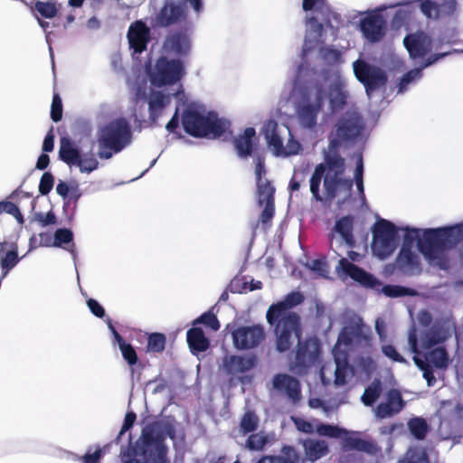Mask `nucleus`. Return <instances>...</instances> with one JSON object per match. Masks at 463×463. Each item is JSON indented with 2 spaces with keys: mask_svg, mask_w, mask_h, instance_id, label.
Here are the masks:
<instances>
[{
  "mask_svg": "<svg viewBox=\"0 0 463 463\" xmlns=\"http://www.w3.org/2000/svg\"><path fill=\"white\" fill-rule=\"evenodd\" d=\"M292 420H294V423H295L297 429L302 432L311 433L315 430V426L311 422L307 421L304 419L292 418Z\"/></svg>",
  "mask_w": 463,
  "mask_h": 463,
  "instance_id": "0e129e2a",
  "label": "nucleus"
},
{
  "mask_svg": "<svg viewBox=\"0 0 463 463\" xmlns=\"http://www.w3.org/2000/svg\"><path fill=\"white\" fill-rule=\"evenodd\" d=\"M354 181L351 178H344L343 175H331V173H326L324 178V188L326 196L330 199L337 195L339 188L350 192L352 190Z\"/></svg>",
  "mask_w": 463,
  "mask_h": 463,
  "instance_id": "bb28decb",
  "label": "nucleus"
},
{
  "mask_svg": "<svg viewBox=\"0 0 463 463\" xmlns=\"http://www.w3.org/2000/svg\"><path fill=\"white\" fill-rule=\"evenodd\" d=\"M32 222H37L41 226L46 227L55 224L57 218L52 211H49L46 214L39 212L33 215Z\"/></svg>",
  "mask_w": 463,
  "mask_h": 463,
  "instance_id": "8fccbe9b",
  "label": "nucleus"
},
{
  "mask_svg": "<svg viewBox=\"0 0 463 463\" xmlns=\"http://www.w3.org/2000/svg\"><path fill=\"white\" fill-rule=\"evenodd\" d=\"M315 97L303 93L297 106V116L300 125L305 128H313L317 123L325 101V89L321 83L315 84Z\"/></svg>",
  "mask_w": 463,
  "mask_h": 463,
  "instance_id": "0eeeda50",
  "label": "nucleus"
},
{
  "mask_svg": "<svg viewBox=\"0 0 463 463\" xmlns=\"http://www.w3.org/2000/svg\"><path fill=\"white\" fill-rule=\"evenodd\" d=\"M420 230L416 228H407L406 232L403 237V244L402 247H410L412 248V244L416 239L419 238Z\"/></svg>",
  "mask_w": 463,
  "mask_h": 463,
  "instance_id": "bf43d9fd",
  "label": "nucleus"
},
{
  "mask_svg": "<svg viewBox=\"0 0 463 463\" xmlns=\"http://www.w3.org/2000/svg\"><path fill=\"white\" fill-rule=\"evenodd\" d=\"M187 18L186 8L174 1H166L152 19L154 28H167Z\"/></svg>",
  "mask_w": 463,
  "mask_h": 463,
  "instance_id": "ddd939ff",
  "label": "nucleus"
},
{
  "mask_svg": "<svg viewBox=\"0 0 463 463\" xmlns=\"http://www.w3.org/2000/svg\"><path fill=\"white\" fill-rule=\"evenodd\" d=\"M258 426V418L252 412H246L241 421L239 433L245 435L248 432L253 431Z\"/></svg>",
  "mask_w": 463,
  "mask_h": 463,
  "instance_id": "37998d69",
  "label": "nucleus"
},
{
  "mask_svg": "<svg viewBox=\"0 0 463 463\" xmlns=\"http://www.w3.org/2000/svg\"><path fill=\"white\" fill-rule=\"evenodd\" d=\"M255 136V129L249 127L244 129L241 135L234 137L232 143L239 157L247 158L252 155Z\"/></svg>",
  "mask_w": 463,
  "mask_h": 463,
  "instance_id": "393cba45",
  "label": "nucleus"
},
{
  "mask_svg": "<svg viewBox=\"0 0 463 463\" xmlns=\"http://www.w3.org/2000/svg\"><path fill=\"white\" fill-rule=\"evenodd\" d=\"M319 354V344L317 338L308 339L304 345H300L297 354V359L300 364H310L317 359Z\"/></svg>",
  "mask_w": 463,
  "mask_h": 463,
  "instance_id": "c756f323",
  "label": "nucleus"
},
{
  "mask_svg": "<svg viewBox=\"0 0 463 463\" xmlns=\"http://www.w3.org/2000/svg\"><path fill=\"white\" fill-rule=\"evenodd\" d=\"M364 124L363 117L355 111H347L335 126V136L343 141H351L361 136Z\"/></svg>",
  "mask_w": 463,
  "mask_h": 463,
  "instance_id": "4468645a",
  "label": "nucleus"
},
{
  "mask_svg": "<svg viewBox=\"0 0 463 463\" xmlns=\"http://www.w3.org/2000/svg\"><path fill=\"white\" fill-rule=\"evenodd\" d=\"M322 58L327 61L337 62L341 59V52L332 47H324L320 50Z\"/></svg>",
  "mask_w": 463,
  "mask_h": 463,
  "instance_id": "13d9d810",
  "label": "nucleus"
},
{
  "mask_svg": "<svg viewBox=\"0 0 463 463\" xmlns=\"http://www.w3.org/2000/svg\"><path fill=\"white\" fill-rule=\"evenodd\" d=\"M311 269L322 277H326L328 273V265L321 260L312 261Z\"/></svg>",
  "mask_w": 463,
  "mask_h": 463,
  "instance_id": "69168bd1",
  "label": "nucleus"
},
{
  "mask_svg": "<svg viewBox=\"0 0 463 463\" xmlns=\"http://www.w3.org/2000/svg\"><path fill=\"white\" fill-rule=\"evenodd\" d=\"M184 75V67L178 59H168L161 56L155 65L153 81L158 86L173 85Z\"/></svg>",
  "mask_w": 463,
  "mask_h": 463,
  "instance_id": "f8f14e48",
  "label": "nucleus"
},
{
  "mask_svg": "<svg viewBox=\"0 0 463 463\" xmlns=\"http://www.w3.org/2000/svg\"><path fill=\"white\" fill-rule=\"evenodd\" d=\"M455 7V0H445L441 4L431 0H421L420 5V11L428 18H437L442 12L451 13Z\"/></svg>",
  "mask_w": 463,
  "mask_h": 463,
  "instance_id": "cd10ccee",
  "label": "nucleus"
},
{
  "mask_svg": "<svg viewBox=\"0 0 463 463\" xmlns=\"http://www.w3.org/2000/svg\"><path fill=\"white\" fill-rule=\"evenodd\" d=\"M170 103V97L160 90L151 92L148 99L149 120L156 126L165 107Z\"/></svg>",
  "mask_w": 463,
  "mask_h": 463,
  "instance_id": "5701e85b",
  "label": "nucleus"
},
{
  "mask_svg": "<svg viewBox=\"0 0 463 463\" xmlns=\"http://www.w3.org/2000/svg\"><path fill=\"white\" fill-rule=\"evenodd\" d=\"M302 300L300 291H293L284 301L272 305L267 312L268 322L270 325L277 323V348L280 352L288 350L299 338V319L290 308Z\"/></svg>",
  "mask_w": 463,
  "mask_h": 463,
  "instance_id": "f257e3e1",
  "label": "nucleus"
},
{
  "mask_svg": "<svg viewBox=\"0 0 463 463\" xmlns=\"http://www.w3.org/2000/svg\"><path fill=\"white\" fill-rule=\"evenodd\" d=\"M54 185V176L50 172H45L43 174L40 184H39V193L42 195L48 194L53 188Z\"/></svg>",
  "mask_w": 463,
  "mask_h": 463,
  "instance_id": "3c124183",
  "label": "nucleus"
},
{
  "mask_svg": "<svg viewBox=\"0 0 463 463\" xmlns=\"http://www.w3.org/2000/svg\"><path fill=\"white\" fill-rule=\"evenodd\" d=\"M80 149L74 146L70 138L65 137L61 138L59 157L61 161L69 166H76L78 161L80 159Z\"/></svg>",
  "mask_w": 463,
  "mask_h": 463,
  "instance_id": "c85d7f7f",
  "label": "nucleus"
},
{
  "mask_svg": "<svg viewBox=\"0 0 463 463\" xmlns=\"http://www.w3.org/2000/svg\"><path fill=\"white\" fill-rule=\"evenodd\" d=\"M76 166L79 167L81 173L90 174L99 167V161L93 154L86 155L84 157L80 156Z\"/></svg>",
  "mask_w": 463,
  "mask_h": 463,
  "instance_id": "c03bdc74",
  "label": "nucleus"
},
{
  "mask_svg": "<svg viewBox=\"0 0 463 463\" xmlns=\"http://www.w3.org/2000/svg\"><path fill=\"white\" fill-rule=\"evenodd\" d=\"M455 331V326L450 320L444 321L441 325L435 326L430 332L425 334L418 342L416 330L409 334L408 345L411 353L419 354L424 350L430 348L433 345L445 341L450 337Z\"/></svg>",
  "mask_w": 463,
  "mask_h": 463,
  "instance_id": "1a4fd4ad",
  "label": "nucleus"
},
{
  "mask_svg": "<svg viewBox=\"0 0 463 463\" xmlns=\"http://www.w3.org/2000/svg\"><path fill=\"white\" fill-rule=\"evenodd\" d=\"M403 43L412 59L425 57L432 48L431 39L423 32L406 35Z\"/></svg>",
  "mask_w": 463,
  "mask_h": 463,
  "instance_id": "6ab92c4d",
  "label": "nucleus"
},
{
  "mask_svg": "<svg viewBox=\"0 0 463 463\" xmlns=\"http://www.w3.org/2000/svg\"><path fill=\"white\" fill-rule=\"evenodd\" d=\"M348 328L345 327L335 344L333 354L335 361L323 365L320 371L321 380L325 385L342 386L354 376V370L347 364V346L352 342Z\"/></svg>",
  "mask_w": 463,
  "mask_h": 463,
  "instance_id": "f03ea898",
  "label": "nucleus"
},
{
  "mask_svg": "<svg viewBox=\"0 0 463 463\" xmlns=\"http://www.w3.org/2000/svg\"><path fill=\"white\" fill-rule=\"evenodd\" d=\"M127 38L134 53L141 54L151 40V30L144 21L137 20L129 25Z\"/></svg>",
  "mask_w": 463,
  "mask_h": 463,
  "instance_id": "f3484780",
  "label": "nucleus"
},
{
  "mask_svg": "<svg viewBox=\"0 0 463 463\" xmlns=\"http://www.w3.org/2000/svg\"><path fill=\"white\" fill-rule=\"evenodd\" d=\"M192 48L190 36L186 30H178L166 35L163 50L168 54L177 57H186L189 55Z\"/></svg>",
  "mask_w": 463,
  "mask_h": 463,
  "instance_id": "a211bd4d",
  "label": "nucleus"
},
{
  "mask_svg": "<svg viewBox=\"0 0 463 463\" xmlns=\"http://www.w3.org/2000/svg\"><path fill=\"white\" fill-rule=\"evenodd\" d=\"M427 359L430 363L433 364L436 367L439 368L446 367L449 363L447 353L441 347H438L432 350L429 354Z\"/></svg>",
  "mask_w": 463,
  "mask_h": 463,
  "instance_id": "79ce46f5",
  "label": "nucleus"
},
{
  "mask_svg": "<svg viewBox=\"0 0 463 463\" xmlns=\"http://www.w3.org/2000/svg\"><path fill=\"white\" fill-rule=\"evenodd\" d=\"M354 72L356 79L364 86L368 95L384 86L388 80L383 70L362 60L354 62Z\"/></svg>",
  "mask_w": 463,
  "mask_h": 463,
  "instance_id": "9b49d317",
  "label": "nucleus"
},
{
  "mask_svg": "<svg viewBox=\"0 0 463 463\" xmlns=\"http://www.w3.org/2000/svg\"><path fill=\"white\" fill-rule=\"evenodd\" d=\"M6 243H1L0 247V264L5 274L11 270L19 261L18 251L16 247L6 250Z\"/></svg>",
  "mask_w": 463,
  "mask_h": 463,
  "instance_id": "e433bc0d",
  "label": "nucleus"
},
{
  "mask_svg": "<svg viewBox=\"0 0 463 463\" xmlns=\"http://www.w3.org/2000/svg\"><path fill=\"white\" fill-rule=\"evenodd\" d=\"M265 173H266V171H265V165H264V159L260 156H258L257 164H256V167H255L256 182L266 179L264 177Z\"/></svg>",
  "mask_w": 463,
  "mask_h": 463,
  "instance_id": "774afa93",
  "label": "nucleus"
},
{
  "mask_svg": "<svg viewBox=\"0 0 463 463\" xmlns=\"http://www.w3.org/2000/svg\"><path fill=\"white\" fill-rule=\"evenodd\" d=\"M395 261L398 268L403 271H414L420 268L418 256L410 247H402Z\"/></svg>",
  "mask_w": 463,
  "mask_h": 463,
  "instance_id": "2f4dec72",
  "label": "nucleus"
},
{
  "mask_svg": "<svg viewBox=\"0 0 463 463\" xmlns=\"http://www.w3.org/2000/svg\"><path fill=\"white\" fill-rule=\"evenodd\" d=\"M203 323L209 327H211L213 330L216 331L220 327L219 321L217 320V317L213 314H204L200 318H198L195 323Z\"/></svg>",
  "mask_w": 463,
  "mask_h": 463,
  "instance_id": "680f3d73",
  "label": "nucleus"
},
{
  "mask_svg": "<svg viewBox=\"0 0 463 463\" xmlns=\"http://www.w3.org/2000/svg\"><path fill=\"white\" fill-rule=\"evenodd\" d=\"M187 343L194 353L205 351L209 346L208 339L204 336L202 329L198 327L191 328L187 332Z\"/></svg>",
  "mask_w": 463,
  "mask_h": 463,
  "instance_id": "f704fd0d",
  "label": "nucleus"
},
{
  "mask_svg": "<svg viewBox=\"0 0 463 463\" xmlns=\"http://www.w3.org/2000/svg\"><path fill=\"white\" fill-rule=\"evenodd\" d=\"M360 26L365 38L372 43H376L385 34L386 22L380 14L373 13L362 19Z\"/></svg>",
  "mask_w": 463,
  "mask_h": 463,
  "instance_id": "aec40b11",
  "label": "nucleus"
},
{
  "mask_svg": "<svg viewBox=\"0 0 463 463\" xmlns=\"http://www.w3.org/2000/svg\"><path fill=\"white\" fill-rule=\"evenodd\" d=\"M165 436L161 424L146 427L137 442L134 458L123 463H168L165 458L166 448L163 442Z\"/></svg>",
  "mask_w": 463,
  "mask_h": 463,
  "instance_id": "7ed1b4c3",
  "label": "nucleus"
},
{
  "mask_svg": "<svg viewBox=\"0 0 463 463\" xmlns=\"http://www.w3.org/2000/svg\"><path fill=\"white\" fill-rule=\"evenodd\" d=\"M348 91L345 82L337 77L329 87V108L333 114L342 111L347 104Z\"/></svg>",
  "mask_w": 463,
  "mask_h": 463,
  "instance_id": "4be33fe9",
  "label": "nucleus"
},
{
  "mask_svg": "<svg viewBox=\"0 0 463 463\" xmlns=\"http://www.w3.org/2000/svg\"><path fill=\"white\" fill-rule=\"evenodd\" d=\"M278 124L274 120H269L265 126V137L268 144L272 146L276 151H280L283 148V142L279 134L277 133Z\"/></svg>",
  "mask_w": 463,
  "mask_h": 463,
  "instance_id": "58836bf2",
  "label": "nucleus"
},
{
  "mask_svg": "<svg viewBox=\"0 0 463 463\" xmlns=\"http://www.w3.org/2000/svg\"><path fill=\"white\" fill-rule=\"evenodd\" d=\"M250 281V276L238 274L230 281L226 289H248V283Z\"/></svg>",
  "mask_w": 463,
  "mask_h": 463,
  "instance_id": "864d4df0",
  "label": "nucleus"
},
{
  "mask_svg": "<svg viewBox=\"0 0 463 463\" xmlns=\"http://www.w3.org/2000/svg\"><path fill=\"white\" fill-rule=\"evenodd\" d=\"M382 388L380 382L372 383L364 391L362 396V402L364 405H372L379 397Z\"/></svg>",
  "mask_w": 463,
  "mask_h": 463,
  "instance_id": "a19ab883",
  "label": "nucleus"
},
{
  "mask_svg": "<svg viewBox=\"0 0 463 463\" xmlns=\"http://www.w3.org/2000/svg\"><path fill=\"white\" fill-rule=\"evenodd\" d=\"M165 345V336L163 334L154 333L149 335L147 342V350L149 352H161Z\"/></svg>",
  "mask_w": 463,
  "mask_h": 463,
  "instance_id": "a18cd8bd",
  "label": "nucleus"
},
{
  "mask_svg": "<svg viewBox=\"0 0 463 463\" xmlns=\"http://www.w3.org/2000/svg\"><path fill=\"white\" fill-rule=\"evenodd\" d=\"M382 351L383 354L394 362L404 363V358L396 351L392 345H383Z\"/></svg>",
  "mask_w": 463,
  "mask_h": 463,
  "instance_id": "052dcab7",
  "label": "nucleus"
},
{
  "mask_svg": "<svg viewBox=\"0 0 463 463\" xmlns=\"http://www.w3.org/2000/svg\"><path fill=\"white\" fill-rule=\"evenodd\" d=\"M182 125L185 133L194 137L219 138L228 128L226 121L215 113L203 115L191 109L183 112Z\"/></svg>",
  "mask_w": 463,
  "mask_h": 463,
  "instance_id": "39448f33",
  "label": "nucleus"
},
{
  "mask_svg": "<svg viewBox=\"0 0 463 463\" xmlns=\"http://www.w3.org/2000/svg\"><path fill=\"white\" fill-rule=\"evenodd\" d=\"M54 147V135L52 133V129H50V131L46 134L43 144V150L45 153L52 152Z\"/></svg>",
  "mask_w": 463,
  "mask_h": 463,
  "instance_id": "338daca9",
  "label": "nucleus"
},
{
  "mask_svg": "<svg viewBox=\"0 0 463 463\" xmlns=\"http://www.w3.org/2000/svg\"><path fill=\"white\" fill-rule=\"evenodd\" d=\"M51 118L59 122L62 118V101L58 93H54L51 106Z\"/></svg>",
  "mask_w": 463,
  "mask_h": 463,
  "instance_id": "603ef678",
  "label": "nucleus"
},
{
  "mask_svg": "<svg viewBox=\"0 0 463 463\" xmlns=\"http://www.w3.org/2000/svg\"><path fill=\"white\" fill-rule=\"evenodd\" d=\"M257 184L258 202L260 205L267 203H274L275 187L268 179H264Z\"/></svg>",
  "mask_w": 463,
  "mask_h": 463,
  "instance_id": "4c0bfd02",
  "label": "nucleus"
},
{
  "mask_svg": "<svg viewBox=\"0 0 463 463\" xmlns=\"http://www.w3.org/2000/svg\"><path fill=\"white\" fill-rule=\"evenodd\" d=\"M267 438L262 433L250 435L247 441V447L250 449L259 450L261 449L266 444Z\"/></svg>",
  "mask_w": 463,
  "mask_h": 463,
  "instance_id": "5fc2aeb1",
  "label": "nucleus"
},
{
  "mask_svg": "<svg viewBox=\"0 0 463 463\" xmlns=\"http://www.w3.org/2000/svg\"><path fill=\"white\" fill-rule=\"evenodd\" d=\"M337 269H340L341 276L350 278L364 288H374L381 286L380 281L373 275L345 258L339 260Z\"/></svg>",
  "mask_w": 463,
  "mask_h": 463,
  "instance_id": "dca6fc26",
  "label": "nucleus"
},
{
  "mask_svg": "<svg viewBox=\"0 0 463 463\" xmlns=\"http://www.w3.org/2000/svg\"><path fill=\"white\" fill-rule=\"evenodd\" d=\"M345 170V161L337 151L329 152L325 155V163L316 165L310 178V192L313 198L317 201H322L320 195V184L322 178H325L326 173L331 175H344Z\"/></svg>",
  "mask_w": 463,
  "mask_h": 463,
  "instance_id": "6e6552de",
  "label": "nucleus"
},
{
  "mask_svg": "<svg viewBox=\"0 0 463 463\" xmlns=\"http://www.w3.org/2000/svg\"><path fill=\"white\" fill-rule=\"evenodd\" d=\"M264 209L262 210L260 217V222L265 226L269 224L275 213V203H264Z\"/></svg>",
  "mask_w": 463,
  "mask_h": 463,
  "instance_id": "4d7b16f0",
  "label": "nucleus"
},
{
  "mask_svg": "<svg viewBox=\"0 0 463 463\" xmlns=\"http://www.w3.org/2000/svg\"><path fill=\"white\" fill-rule=\"evenodd\" d=\"M0 206L2 213H6L14 216L20 224L24 223V216L21 213L19 207L15 203L9 201H2L0 202Z\"/></svg>",
  "mask_w": 463,
  "mask_h": 463,
  "instance_id": "09e8293b",
  "label": "nucleus"
},
{
  "mask_svg": "<svg viewBox=\"0 0 463 463\" xmlns=\"http://www.w3.org/2000/svg\"><path fill=\"white\" fill-rule=\"evenodd\" d=\"M399 463H428L426 453L421 449H410Z\"/></svg>",
  "mask_w": 463,
  "mask_h": 463,
  "instance_id": "de8ad7c7",
  "label": "nucleus"
},
{
  "mask_svg": "<svg viewBox=\"0 0 463 463\" xmlns=\"http://www.w3.org/2000/svg\"><path fill=\"white\" fill-rule=\"evenodd\" d=\"M411 434L417 439H422L427 431V424L423 419L414 418L408 422Z\"/></svg>",
  "mask_w": 463,
  "mask_h": 463,
  "instance_id": "49530a36",
  "label": "nucleus"
},
{
  "mask_svg": "<svg viewBox=\"0 0 463 463\" xmlns=\"http://www.w3.org/2000/svg\"><path fill=\"white\" fill-rule=\"evenodd\" d=\"M316 430L321 436L340 439L345 449H354L368 453H373L375 450V447L361 439L357 432L327 424L316 425Z\"/></svg>",
  "mask_w": 463,
  "mask_h": 463,
  "instance_id": "9d476101",
  "label": "nucleus"
},
{
  "mask_svg": "<svg viewBox=\"0 0 463 463\" xmlns=\"http://www.w3.org/2000/svg\"><path fill=\"white\" fill-rule=\"evenodd\" d=\"M415 364L423 372V377L426 379L429 386L434 385L436 379L429 369V365L421 361L418 355L413 357Z\"/></svg>",
  "mask_w": 463,
  "mask_h": 463,
  "instance_id": "6e6d98bb",
  "label": "nucleus"
},
{
  "mask_svg": "<svg viewBox=\"0 0 463 463\" xmlns=\"http://www.w3.org/2000/svg\"><path fill=\"white\" fill-rule=\"evenodd\" d=\"M132 133L128 122L118 118L100 128L97 137L101 159H109L114 153L123 150L131 141Z\"/></svg>",
  "mask_w": 463,
  "mask_h": 463,
  "instance_id": "20e7f679",
  "label": "nucleus"
},
{
  "mask_svg": "<svg viewBox=\"0 0 463 463\" xmlns=\"http://www.w3.org/2000/svg\"><path fill=\"white\" fill-rule=\"evenodd\" d=\"M255 364V357L251 355H226L222 367L230 375H236L250 371Z\"/></svg>",
  "mask_w": 463,
  "mask_h": 463,
  "instance_id": "412c9836",
  "label": "nucleus"
},
{
  "mask_svg": "<svg viewBox=\"0 0 463 463\" xmlns=\"http://www.w3.org/2000/svg\"><path fill=\"white\" fill-rule=\"evenodd\" d=\"M53 246L61 247L75 255V244L73 243V233L70 229L61 228L54 232Z\"/></svg>",
  "mask_w": 463,
  "mask_h": 463,
  "instance_id": "c9c22d12",
  "label": "nucleus"
},
{
  "mask_svg": "<svg viewBox=\"0 0 463 463\" xmlns=\"http://www.w3.org/2000/svg\"><path fill=\"white\" fill-rule=\"evenodd\" d=\"M404 402L401 393L396 390H391L387 394V402L381 403L376 411L377 417L385 418L399 412L403 408Z\"/></svg>",
  "mask_w": 463,
  "mask_h": 463,
  "instance_id": "a878e982",
  "label": "nucleus"
},
{
  "mask_svg": "<svg viewBox=\"0 0 463 463\" xmlns=\"http://www.w3.org/2000/svg\"><path fill=\"white\" fill-rule=\"evenodd\" d=\"M335 231L340 234L345 243L354 247L355 241L354 237V217L351 215L343 216L335 222Z\"/></svg>",
  "mask_w": 463,
  "mask_h": 463,
  "instance_id": "7c9ffc66",
  "label": "nucleus"
},
{
  "mask_svg": "<svg viewBox=\"0 0 463 463\" xmlns=\"http://www.w3.org/2000/svg\"><path fill=\"white\" fill-rule=\"evenodd\" d=\"M283 456L276 458V463H296L298 455L292 448H285Z\"/></svg>",
  "mask_w": 463,
  "mask_h": 463,
  "instance_id": "e2e57ef3",
  "label": "nucleus"
},
{
  "mask_svg": "<svg viewBox=\"0 0 463 463\" xmlns=\"http://www.w3.org/2000/svg\"><path fill=\"white\" fill-rule=\"evenodd\" d=\"M108 327L111 331L113 337H114V343L118 345L119 350L121 351V354L124 357V359L130 364L133 365L137 361V355L133 348V346L129 344H127L123 338L120 336V335L116 331L114 326H112L111 322L108 321Z\"/></svg>",
  "mask_w": 463,
  "mask_h": 463,
  "instance_id": "72a5a7b5",
  "label": "nucleus"
},
{
  "mask_svg": "<svg viewBox=\"0 0 463 463\" xmlns=\"http://www.w3.org/2000/svg\"><path fill=\"white\" fill-rule=\"evenodd\" d=\"M305 456L309 461H316L326 455L328 447L326 441L317 439H307L303 442Z\"/></svg>",
  "mask_w": 463,
  "mask_h": 463,
  "instance_id": "473e14b6",
  "label": "nucleus"
},
{
  "mask_svg": "<svg viewBox=\"0 0 463 463\" xmlns=\"http://www.w3.org/2000/svg\"><path fill=\"white\" fill-rule=\"evenodd\" d=\"M273 387L279 392L285 393L294 402L299 399V383L295 378L288 374H278L275 376Z\"/></svg>",
  "mask_w": 463,
  "mask_h": 463,
  "instance_id": "b1692460",
  "label": "nucleus"
},
{
  "mask_svg": "<svg viewBox=\"0 0 463 463\" xmlns=\"http://www.w3.org/2000/svg\"><path fill=\"white\" fill-rule=\"evenodd\" d=\"M34 9L43 18L52 19L57 15L58 8L56 3L36 1L34 3Z\"/></svg>",
  "mask_w": 463,
  "mask_h": 463,
  "instance_id": "ea45409f",
  "label": "nucleus"
},
{
  "mask_svg": "<svg viewBox=\"0 0 463 463\" xmlns=\"http://www.w3.org/2000/svg\"><path fill=\"white\" fill-rule=\"evenodd\" d=\"M372 250L380 260L390 257L398 246V230L396 226L385 219L377 221L372 229Z\"/></svg>",
  "mask_w": 463,
  "mask_h": 463,
  "instance_id": "423d86ee",
  "label": "nucleus"
},
{
  "mask_svg": "<svg viewBox=\"0 0 463 463\" xmlns=\"http://www.w3.org/2000/svg\"><path fill=\"white\" fill-rule=\"evenodd\" d=\"M232 336L236 349H251L262 342L264 330L260 326H244L233 330Z\"/></svg>",
  "mask_w": 463,
  "mask_h": 463,
  "instance_id": "2eb2a0df",
  "label": "nucleus"
}]
</instances>
